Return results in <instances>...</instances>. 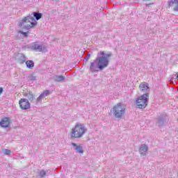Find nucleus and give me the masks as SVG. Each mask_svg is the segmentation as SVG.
I'll return each mask as SVG.
<instances>
[{
  "instance_id": "22",
  "label": "nucleus",
  "mask_w": 178,
  "mask_h": 178,
  "mask_svg": "<svg viewBox=\"0 0 178 178\" xmlns=\"http://www.w3.org/2000/svg\"><path fill=\"white\" fill-rule=\"evenodd\" d=\"M42 99H44V98L41 95H40V96L36 99V104H41V102H42Z\"/></svg>"
},
{
  "instance_id": "9",
  "label": "nucleus",
  "mask_w": 178,
  "mask_h": 178,
  "mask_svg": "<svg viewBox=\"0 0 178 178\" xmlns=\"http://www.w3.org/2000/svg\"><path fill=\"white\" fill-rule=\"evenodd\" d=\"M71 145H72L76 154H84V149H83V145H77L75 143H72Z\"/></svg>"
},
{
  "instance_id": "17",
  "label": "nucleus",
  "mask_w": 178,
  "mask_h": 178,
  "mask_svg": "<svg viewBox=\"0 0 178 178\" xmlns=\"http://www.w3.org/2000/svg\"><path fill=\"white\" fill-rule=\"evenodd\" d=\"M26 65L28 69H33L34 67V61L31 60H27Z\"/></svg>"
},
{
  "instance_id": "24",
  "label": "nucleus",
  "mask_w": 178,
  "mask_h": 178,
  "mask_svg": "<svg viewBox=\"0 0 178 178\" xmlns=\"http://www.w3.org/2000/svg\"><path fill=\"white\" fill-rule=\"evenodd\" d=\"M18 33H19V34H22V35H24V37H28V33H27V32H23V31H18Z\"/></svg>"
},
{
  "instance_id": "21",
  "label": "nucleus",
  "mask_w": 178,
  "mask_h": 178,
  "mask_svg": "<svg viewBox=\"0 0 178 178\" xmlns=\"http://www.w3.org/2000/svg\"><path fill=\"white\" fill-rule=\"evenodd\" d=\"M28 80L29 81H35V80H37V76H35V75H33V74L29 75L28 76Z\"/></svg>"
},
{
  "instance_id": "25",
  "label": "nucleus",
  "mask_w": 178,
  "mask_h": 178,
  "mask_svg": "<svg viewBox=\"0 0 178 178\" xmlns=\"http://www.w3.org/2000/svg\"><path fill=\"white\" fill-rule=\"evenodd\" d=\"M91 55L90 54H87L86 58V60H88V59H90Z\"/></svg>"
},
{
  "instance_id": "18",
  "label": "nucleus",
  "mask_w": 178,
  "mask_h": 178,
  "mask_svg": "<svg viewBox=\"0 0 178 178\" xmlns=\"http://www.w3.org/2000/svg\"><path fill=\"white\" fill-rule=\"evenodd\" d=\"M19 62L21 64L24 63V62H26V56H24V54H21L19 58Z\"/></svg>"
},
{
  "instance_id": "13",
  "label": "nucleus",
  "mask_w": 178,
  "mask_h": 178,
  "mask_svg": "<svg viewBox=\"0 0 178 178\" xmlns=\"http://www.w3.org/2000/svg\"><path fill=\"white\" fill-rule=\"evenodd\" d=\"M148 151V145L145 144H142L139 147V153L142 156H145L147 155V152Z\"/></svg>"
},
{
  "instance_id": "20",
  "label": "nucleus",
  "mask_w": 178,
  "mask_h": 178,
  "mask_svg": "<svg viewBox=\"0 0 178 178\" xmlns=\"http://www.w3.org/2000/svg\"><path fill=\"white\" fill-rule=\"evenodd\" d=\"M49 94H51V92L48 90H46L43 91V92L40 95H42V97L43 98H45V97H48V95H49Z\"/></svg>"
},
{
  "instance_id": "6",
  "label": "nucleus",
  "mask_w": 178,
  "mask_h": 178,
  "mask_svg": "<svg viewBox=\"0 0 178 178\" xmlns=\"http://www.w3.org/2000/svg\"><path fill=\"white\" fill-rule=\"evenodd\" d=\"M30 49L31 51H35V52H47V47L42 44H39L38 42H33L31 44Z\"/></svg>"
},
{
  "instance_id": "1",
  "label": "nucleus",
  "mask_w": 178,
  "mask_h": 178,
  "mask_svg": "<svg viewBox=\"0 0 178 178\" xmlns=\"http://www.w3.org/2000/svg\"><path fill=\"white\" fill-rule=\"evenodd\" d=\"M112 56L111 53H106L105 51H99L97 53V57L90 63V71L92 73L98 72V69L102 70L105 67H108L109 65V59Z\"/></svg>"
},
{
  "instance_id": "19",
  "label": "nucleus",
  "mask_w": 178,
  "mask_h": 178,
  "mask_svg": "<svg viewBox=\"0 0 178 178\" xmlns=\"http://www.w3.org/2000/svg\"><path fill=\"white\" fill-rule=\"evenodd\" d=\"M38 175H39L40 177L44 178L45 176H47V171L42 170L38 172Z\"/></svg>"
},
{
  "instance_id": "8",
  "label": "nucleus",
  "mask_w": 178,
  "mask_h": 178,
  "mask_svg": "<svg viewBox=\"0 0 178 178\" xmlns=\"http://www.w3.org/2000/svg\"><path fill=\"white\" fill-rule=\"evenodd\" d=\"M139 89L141 92H145V94H148V92H149V86L147 82H142L139 85Z\"/></svg>"
},
{
  "instance_id": "10",
  "label": "nucleus",
  "mask_w": 178,
  "mask_h": 178,
  "mask_svg": "<svg viewBox=\"0 0 178 178\" xmlns=\"http://www.w3.org/2000/svg\"><path fill=\"white\" fill-rule=\"evenodd\" d=\"M9 124H10V118H4L0 122V126L3 127V129H8Z\"/></svg>"
},
{
  "instance_id": "23",
  "label": "nucleus",
  "mask_w": 178,
  "mask_h": 178,
  "mask_svg": "<svg viewBox=\"0 0 178 178\" xmlns=\"http://www.w3.org/2000/svg\"><path fill=\"white\" fill-rule=\"evenodd\" d=\"M3 152H4V155H10L12 151H10V149H5L3 150Z\"/></svg>"
},
{
  "instance_id": "3",
  "label": "nucleus",
  "mask_w": 178,
  "mask_h": 178,
  "mask_svg": "<svg viewBox=\"0 0 178 178\" xmlns=\"http://www.w3.org/2000/svg\"><path fill=\"white\" fill-rule=\"evenodd\" d=\"M35 26H37V20L33 17V15H28L25 17L19 23V26L25 30H30Z\"/></svg>"
},
{
  "instance_id": "7",
  "label": "nucleus",
  "mask_w": 178,
  "mask_h": 178,
  "mask_svg": "<svg viewBox=\"0 0 178 178\" xmlns=\"http://www.w3.org/2000/svg\"><path fill=\"white\" fill-rule=\"evenodd\" d=\"M19 108H21L22 111H27L28 109H30L31 108L30 102H29V99L25 98H22L19 99Z\"/></svg>"
},
{
  "instance_id": "5",
  "label": "nucleus",
  "mask_w": 178,
  "mask_h": 178,
  "mask_svg": "<svg viewBox=\"0 0 178 178\" xmlns=\"http://www.w3.org/2000/svg\"><path fill=\"white\" fill-rule=\"evenodd\" d=\"M149 98V93H145L139 96L136 99V107L138 109H145L148 105V99Z\"/></svg>"
},
{
  "instance_id": "14",
  "label": "nucleus",
  "mask_w": 178,
  "mask_h": 178,
  "mask_svg": "<svg viewBox=\"0 0 178 178\" xmlns=\"http://www.w3.org/2000/svg\"><path fill=\"white\" fill-rule=\"evenodd\" d=\"M29 16H33V18L35 17V20L42 19V13H41L33 12L31 15H29Z\"/></svg>"
},
{
  "instance_id": "11",
  "label": "nucleus",
  "mask_w": 178,
  "mask_h": 178,
  "mask_svg": "<svg viewBox=\"0 0 178 178\" xmlns=\"http://www.w3.org/2000/svg\"><path fill=\"white\" fill-rule=\"evenodd\" d=\"M168 3L170 8H173L174 12H178V0H169Z\"/></svg>"
},
{
  "instance_id": "26",
  "label": "nucleus",
  "mask_w": 178,
  "mask_h": 178,
  "mask_svg": "<svg viewBox=\"0 0 178 178\" xmlns=\"http://www.w3.org/2000/svg\"><path fill=\"white\" fill-rule=\"evenodd\" d=\"M27 48H30L29 46H23L22 49H27Z\"/></svg>"
},
{
  "instance_id": "27",
  "label": "nucleus",
  "mask_w": 178,
  "mask_h": 178,
  "mask_svg": "<svg viewBox=\"0 0 178 178\" xmlns=\"http://www.w3.org/2000/svg\"><path fill=\"white\" fill-rule=\"evenodd\" d=\"M2 92H3V88H0V95H1Z\"/></svg>"
},
{
  "instance_id": "12",
  "label": "nucleus",
  "mask_w": 178,
  "mask_h": 178,
  "mask_svg": "<svg viewBox=\"0 0 178 178\" xmlns=\"http://www.w3.org/2000/svg\"><path fill=\"white\" fill-rule=\"evenodd\" d=\"M166 122V114H162L158 118L156 124L160 127L163 126L165 124V122Z\"/></svg>"
},
{
  "instance_id": "4",
  "label": "nucleus",
  "mask_w": 178,
  "mask_h": 178,
  "mask_svg": "<svg viewBox=\"0 0 178 178\" xmlns=\"http://www.w3.org/2000/svg\"><path fill=\"white\" fill-rule=\"evenodd\" d=\"M115 119H122L126 113V106L122 103H118L111 111Z\"/></svg>"
},
{
  "instance_id": "16",
  "label": "nucleus",
  "mask_w": 178,
  "mask_h": 178,
  "mask_svg": "<svg viewBox=\"0 0 178 178\" xmlns=\"http://www.w3.org/2000/svg\"><path fill=\"white\" fill-rule=\"evenodd\" d=\"M65 80V76L60 75L54 76V81H57L58 83H60V81H63Z\"/></svg>"
},
{
  "instance_id": "15",
  "label": "nucleus",
  "mask_w": 178,
  "mask_h": 178,
  "mask_svg": "<svg viewBox=\"0 0 178 178\" xmlns=\"http://www.w3.org/2000/svg\"><path fill=\"white\" fill-rule=\"evenodd\" d=\"M26 97L30 102H33L35 99V95L31 92L26 93Z\"/></svg>"
},
{
  "instance_id": "2",
  "label": "nucleus",
  "mask_w": 178,
  "mask_h": 178,
  "mask_svg": "<svg viewBox=\"0 0 178 178\" xmlns=\"http://www.w3.org/2000/svg\"><path fill=\"white\" fill-rule=\"evenodd\" d=\"M87 131H88V129L85 124L76 122L71 129V138H83Z\"/></svg>"
}]
</instances>
